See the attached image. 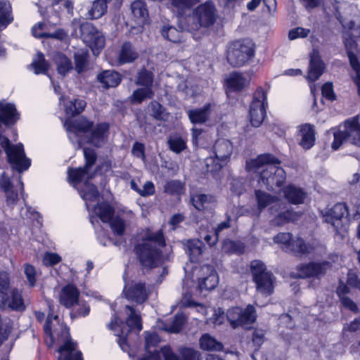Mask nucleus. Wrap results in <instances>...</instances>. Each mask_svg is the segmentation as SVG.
<instances>
[{
	"instance_id": "53",
	"label": "nucleus",
	"mask_w": 360,
	"mask_h": 360,
	"mask_svg": "<svg viewBox=\"0 0 360 360\" xmlns=\"http://www.w3.org/2000/svg\"><path fill=\"white\" fill-rule=\"evenodd\" d=\"M169 148L176 153H179L186 148L184 139L179 136L169 138L168 140Z\"/></svg>"
},
{
	"instance_id": "1",
	"label": "nucleus",
	"mask_w": 360,
	"mask_h": 360,
	"mask_svg": "<svg viewBox=\"0 0 360 360\" xmlns=\"http://www.w3.org/2000/svg\"><path fill=\"white\" fill-rule=\"evenodd\" d=\"M278 165V160L274 156L263 154L247 162L246 167L248 171L259 173V183L274 191L281 187L285 179V171Z\"/></svg>"
},
{
	"instance_id": "36",
	"label": "nucleus",
	"mask_w": 360,
	"mask_h": 360,
	"mask_svg": "<svg viewBox=\"0 0 360 360\" xmlns=\"http://www.w3.org/2000/svg\"><path fill=\"white\" fill-rule=\"evenodd\" d=\"M107 0H96L88 11V18L98 19L102 17L107 11Z\"/></svg>"
},
{
	"instance_id": "51",
	"label": "nucleus",
	"mask_w": 360,
	"mask_h": 360,
	"mask_svg": "<svg viewBox=\"0 0 360 360\" xmlns=\"http://www.w3.org/2000/svg\"><path fill=\"white\" fill-rule=\"evenodd\" d=\"M174 8L179 13L184 12L186 9H189L193 6L197 4L200 0H169Z\"/></svg>"
},
{
	"instance_id": "43",
	"label": "nucleus",
	"mask_w": 360,
	"mask_h": 360,
	"mask_svg": "<svg viewBox=\"0 0 360 360\" xmlns=\"http://www.w3.org/2000/svg\"><path fill=\"white\" fill-rule=\"evenodd\" d=\"M299 217L300 214L298 213L294 212L292 210H287L278 214L274 219L273 221L275 225L281 226L287 223L297 220Z\"/></svg>"
},
{
	"instance_id": "9",
	"label": "nucleus",
	"mask_w": 360,
	"mask_h": 360,
	"mask_svg": "<svg viewBox=\"0 0 360 360\" xmlns=\"http://www.w3.org/2000/svg\"><path fill=\"white\" fill-rule=\"evenodd\" d=\"M79 30L83 41L91 48L94 55H98L105 45L102 33L89 22L82 23Z\"/></svg>"
},
{
	"instance_id": "13",
	"label": "nucleus",
	"mask_w": 360,
	"mask_h": 360,
	"mask_svg": "<svg viewBox=\"0 0 360 360\" xmlns=\"http://www.w3.org/2000/svg\"><path fill=\"white\" fill-rule=\"evenodd\" d=\"M343 43L347 51L350 65L356 72V77L354 78V82L358 87V94L360 96V63H359L356 52L357 51V43L351 33L345 32L342 34Z\"/></svg>"
},
{
	"instance_id": "31",
	"label": "nucleus",
	"mask_w": 360,
	"mask_h": 360,
	"mask_svg": "<svg viewBox=\"0 0 360 360\" xmlns=\"http://www.w3.org/2000/svg\"><path fill=\"white\" fill-rule=\"evenodd\" d=\"M139 56L132 45L129 42L123 44L119 55V63L121 64L131 63Z\"/></svg>"
},
{
	"instance_id": "23",
	"label": "nucleus",
	"mask_w": 360,
	"mask_h": 360,
	"mask_svg": "<svg viewBox=\"0 0 360 360\" xmlns=\"http://www.w3.org/2000/svg\"><path fill=\"white\" fill-rule=\"evenodd\" d=\"M323 70L324 64L321 60L318 52L314 51L311 55L307 79L311 82L316 81L323 74Z\"/></svg>"
},
{
	"instance_id": "6",
	"label": "nucleus",
	"mask_w": 360,
	"mask_h": 360,
	"mask_svg": "<svg viewBox=\"0 0 360 360\" xmlns=\"http://www.w3.org/2000/svg\"><path fill=\"white\" fill-rule=\"evenodd\" d=\"M217 19L216 10L211 3L200 5L194 11L192 16L186 19L188 22L187 31L198 30L201 27H210L215 22Z\"/></svg>"
},
{
	"instance_id": "45",
	"label": "nucleus",
	"mask_w": 360,
	"mask_h": 360,
	"mask_svg": "<svg viewBox=\"0 0 360 360\" xmlns=\"http://www.w3.org/2000/svg\"><path fill=\"white\" fill-rule=\"evenodd\" d=\"M162 34L164 38L174 43L180 42L183 38L182 32L172 26L163 27Z\"/></svg>"
},
{
	"instance_id": "21",
	"label": "nucleus",
	"mask_w": 360,
	"mask_h": 360,
	"mask_svg": "<svg viewBox=\"0 0 360 360\" xmlns=\"http://www.w3.org/2000/svg\"><path fill=\"white\" fill-rule=\"evenodd\" d=\"M132 16L139 25L137 32H142V27L147 23L148 12L146 4L140 0L134 1L131 5Z\"/></svg>"
},
{
	"instance_id": "55",
	"label": "nucleus",
	"mask_w": 360,
	"mask_h": 360,
	"mask_svg": "<svg viewBox=\"0 0 360 360\" xmlns=\"http://www.w3.org/2000/svg\"><path fill=\"white\" fill-rule=\"evenodd\" d=\"M179 353L181 355L182 360H201L199 352L192 348H181Z\"/></svg>"
},
{
	"instance_id": "26",
	"label": "nucleus",
	"mask_w": 360,
	"mask_h": 360,
	"mask_svg": "<svg viewBox=\"0 0 360 360\" xmlns=\"http://www.w3.org/2000/svg\"><path fill=\"white\" fill-rule=\"evenodd\" d=\"M205 271L207 273L208 277L203 278V280H200L198 282V287L200 290H212L214 289L219 283V278L217 272L213 267H205Z\"/></svg>"
},
{
	"instance_id": "48",
	"label": "nucleus",
	"mask_w": 360,
	"mask_h": 360,
	"mask_svg": "<svg viewBox=\"0 0 360 360\" xmlns=\"http://www.w3.org/2000/svg\"><path fill=\"white\" fill-rule=\"evenodd\" d=\"M212 200V196L205 194H194L191 199L193 205L198 210H203L205 204L210 202Z\"/></svg>"
},
{
	"instance_id": "62",
	"label": "nucleus",
	"mask_w": 360,
	"mask_h": 360,
	"mask_svg": "<svg viewBox=\"0 0 360 360\" xmlns=\"http://www.w3.org/2000/svg\"><path fill=\"white\" fill-rule=\"evenodd\" d=\"M310 31L308 29L302 27H297L291 30L288 32V38L290 40L295 39L298 37H306L309 34Z\"/></svg>"
},
{
	"instance_id": "35",
	"label": "nucleus",
	"mask_w": 360,
	"mask_h": 360,
	"mask_svg": "<svg viewBox=\"0 0 360 360\" xmlns=\"http://www.w3.org/2000/svg\"><path fill=\"white\" fill-rule=\"evenodd\" d=\"M120 324H122V322L115 317V319L109 323V328L114 331L115 335L119 337L118 343L120 346L123 350H126L127 345L126 344L125 338L128 331L125 332L123 329L120 328Z\"/></svg>"
},
{
	"instance_id": "42",
	"label": "nucleus",
	"mask_w": 360,
	"mask_h": 360,
	"mask_svg": "<svg viewBox=\"0 0 360 360\" xmlns=\"http://www.w3.org/2000/svg\"><path fill=\"white\" fill-rule=\"evenodd\" d=\"M153 95L154 93L151 88H139L134 91L132 95L130 96V101L132 103L139 104L146 99L152 98L153 97Z\"/></svg>"
},
{
	"instance_id": "56",
	"label": "nucleus",
	"mask_w": 360,
	"mask_h": 360,
	"mask_svg": "<svg viewBox=\"0 0 360 360\" xmlns=\"http://www.w3.org/2000/svg\"><path fill=\"white\" fill-rule=\"evenodd\" d=\"M165 189L171 194H180L183 192L184 186L179 181L172 180L166 184Z\"/></svg>"
},
{
	"instance_id": "16",
	"label": "nucleus",
	"mask_w": 360,
	"mask_h": 360,
	"mask_svg": "<svg viewBox=\"0 0 360 360\" xmlns=\"http://www.w3.org/2000/svg\"><path fill=\"white\" fill-rule=\"evenodd\" d=\"M68 132V137L72 142L77 141L76 148L82 147V141L78 139L81 133H86L89 129L93 127V123L89 122L85 117H80L74 121L67 120L64 124Z\"/></svg>"
},
{
	"instance_id": "59",
	"label": "nucleus",
	"mask_w": 360,
	"mask_h": 360,
	"mask_svg": "<svg viewBox=\"0 0 360 360\" xmlns=\"http://www.w3.org/2000/svg\"><path fill=\"white\" fill-rule=\"evenodd\" d=\"M45 24L43 22H39L34 25L32 29V32L34 37L41 38V37H55L54 34H48L43 30H44Z\"/></svg>"
},
{
	"instance_id": "60",
	"label": "nucleus",
	"mask_w": 360,
	"mask_h": 360,
	"mask_svg": "<svg viewBox=\"0 0 360 360\" xmlns=\"http://www.w3.org/2000/svg\"><path fill=\"white\" fill-rule=\"evenodd\" d=\"M24 272L26 276L27 280L30 286L33 287L36 283V271L33 266L30 264H25Z\"/></svg>"
},
{
	"instance_id": "3",
	"label": "nucleus",
	"mask_w": 360,
	"mask_h": 360,
	"mask_svg": "<svg viewBox=\"0 0 360 360\" xmlns=\"http://www.w3.org/2000/svg\"><path fill=\"white\" fill-rule=\"evenodd\" d=\"M84 155L86 160V165L83 168L68 170V177L71 182L75 184L84 181V188L79 189L81 197L85 200L86 207L89 208V202L95 201L98 197V191L95 186L90 184L87 181L92 178L89 173V167H92L96 162V155L93 149L85 148Z\"/></svg>"
},
{
	"instance_id": "57",
	"label": "nucleus",
	"mask_w": 360,
	"mask_h": 360,
	"mask_svg": "<svg viewBox=\"0 0 360 360\" xmlns=\"http://www.w3.org/2000/svg\"><path fill=\"white\" fill-rule=\"evenodd\" d=\"M146 349L148 350L151 347H155L160 342V338L155 333H145Z\"/></svg>"
},
{
	"instance_id": "2",
	"label": "nucleus",
	"mask_w": 360,
	"mask_h": 360,
	"mask_svg": "<svg viewBox=\"0 0 360 360\" xmlns=\"http://www.w3.org/2000/svg\"><path fill=\"white\" fill-rule=\"evenodd\" d=\"M165 245L162 232L146 231L135 247L136 252L141 265L145 269H152L162 262V257L159 250Z\"/></svg>"
},
{
	"instance_id": "46",
	"label": "nucleus",
	"mask_w": 360,
	"mask_h": 360,
	"mask_svg": "<svg viewBox=\"0 0 360 360\" xmlns=\"http://www.w3.org/2000/svg\"><path fill=\"white\" fill-rule=\"evenodd\" d=\"M150 115L156 120H165L167 118V113L165 112L164 108L157 101L150 102L148 105Z\"/></svg>"
},
{
	"instance_id": "10",
	"label": "nucleus",
	"mask_w": 360,
	"mask_h": 360,
	"mask_svg": "<svg viewBox=\"0 0 360 360\" xmlns=\"http://www.w3.org/2000/svg\"><path fill=\"white\" fill-rule=\"evenodd\" d=\"M226 317L233 328L245 326L254 323L256 320L255 307L249 304L245 310L240 307H233L227 311Z\"/></svg>"
},
{
	"instance_id": "15",
	"label": "nucleus",
	"mask_w": 360,
	"mask_h": 360,
	"mask_svg": "<svg viewBox=\"0 0 360 360\" xmlns=\"http://www.w3.org/2000/svg\"><path fill=\"white\" fill-rule=\"evenodd\" d=\"M347 213V209L345 205L338 203L331 209L328 210L323 214L324 221L330 224L337 232H340L345 229V214Z\"/></svg>"
},
{
	"instance_id": "63",
	"label": "nucleus",
	"mask_w": 360,
	"mask_h": 360,
	"mask_svg": "<svg viewBox=\"0 0 360 360\" xmlns=\"http://www.w3.org/2000/svg\"><path fill=\"white\" fill-rule=\"evenodd\" d=\"M60 261V257L56 253H46L44 256L43 263L47 266H52Z\"/></svg>"
},
{
	"instance_id": "7",
	"label": "nucleus",
	"mask_w": 360,
	"mask_h": 360,
	"mask_svg": "<svg viewBox=\"0 0 360 360\" xmlns=\"http://www.w3.org/2000/svg\"><path fill=\"white\" fill-rule=\"evenodd\" d=\"M254 55V46L249 40L236 41L231 43L227 50L226 58L234 67L245 65Z\"/></svg>"
},
{
	"instance_id": "33",
	"label": "nucleus",
	"mask_w": 360,
	"mask_h": 360,
	"mask_svg": "<svg viewBox=\"0 0 360 360\" xmlns=\"http://www.w3.org/2000/svg\"><path fill=\"white\" fill-rule=\"evenodd\" d=\"M108 129V125L105 123H101L97 124L93 129L89 137L88 142L96 146H99L104 141L105 134Z\"/></svg>"
},
{
	"instance_id": "24",
	"label": "nucleus",
	"mask_w": 360,
	"mask_h": 360,
	"mask_svg": "<svg viewBox=\"0 0 360 360\" xmlns=\"http://www.w3.org/2000/svg\"><path fill=\"white\" fill-rule=\"evenodd\" d=\"M299 136L300 137V146L304 149L311 148L316 139L314 127L309 124L300 126Z\"/></svg>"
},
{
	"instance_id": "32",
	"label": "nucleus",
	"mask_w": 360,
	"mask_h": 360,
	"mask_svg": "<svg viewBox=\"0 0 360 360\" xmlns=\"http://www.w3.org/2000/svg\"><path fill=\"white\" fill-rule=\"evenodd\" d=\"M285 198L292 204L303 203L305 193L300 188L288 186L283 190Z\"/></svg>"
},
{
	"instance_id": "8",
	"label": "nucleus",
	"mask_w": 360,
	"mask_h": 360,
	"mask_svg": "<svg viewBox=\"0 0 360 360\" xmlns=\"http://www.w3.org/2000/svg\"><path fill=\"white\" fill-rule=\"evenodd\" d=\"M266 94L262 89H257L250 105L249 117L251 124L259 127L266 116Z\"/></svg>"
},
{
	"instance_id": "12",
	"label": "nucleus",
	"mask_w": 360,
	"mask_h": 360,
	"mask_svg": "<svg viewBox=\"0 0 360 360\" xmlns=\"http://www.w3.org/2000/svg\"><path fill=\"white\" fill-rule=\"evenodd\" d=\"M331 264L327 261L309 262L300 264L297 266V274L293 276L296 278H307L314 277L319 278L324 276L331 269Z\"/></svg>"
},
{
	"instance_id": "30",
	"label": "nucleus",
	"mask_w": 360,
	"mask_h": 360,
	"mask_svg": "<svg viewBox=\"0 0 360 360\" xmlns=\"http://www.w3.org/2000/svg\"><path fill=\"white\" fill-rule=\"evenodd\" d=\"M228 88L233 91L242 90L248 83V80L238 72H232L226 79Z\"/></svg>"
},
{
	"instance_id": "19",
	"label": "nucleus",
	"mask_w": 360,
	"mask_h": 360,
	"mask_svg": "<svg viewBox=\"0 0 360 360\" xmlns=\"http://www.w3.org/2000/svg\"><path fill=\"white\" fill-rule=\"evenodd\" d=\"M7 307L13 311H23L25 309V304L22 298V292L16 288H12L7 292V294L0 300V308Z\"/></svg>"
},
{
	"instance_id": "44",
	"label": "nucleus",
	"mask_w": 360,
	"mask_h": 360,
	"mask_svg": "<svg viewBox=\"0 0 360 360\" xmlns=\"http://www.w3.org/2000/svg\"><path fill=\"white\" fill-rule=\"evenodd\" d=\"M255 196L260 210L277 201V198L259 190L255 191Z\"/></svg>"
},
{
	"instance_id": "14",
	"label": "nucleus",
	"mask_w": 360,
	"mask_h": 360,
	"mask_svg": "<svg viewBox=\"0 0 360 360\" xmlns=\"http://www.w3.org/2000/svg\"><path fill=\"white\" fill-rule=\"evenodd\" d=\"M149 293V288L141 281L127 283L123 290L125 298L139 304L146 302L148 298Z\"/></svg>"
},
{
	"instance_id": "61",
	"label": "nucleus",
	"mask_w": 360,
	"mask_h": 360,
	"mask_svg": "<svg viewBox=\"0 0 360 360\" xmlns=\"http://www.w3.org/2000/svg\"><path fill=\"white\" fill-rule=\"evenodd\" d=\"M185 322V318L183 315H177L175 316L172 326L169 327L168 330L171 333H177L180 332L184 323Z\"/></svg>"
},
{
	"instance_id": "38",
	"label": "nucleus",
	"mask_w": 360,
	"mask_h": 360,
	"mask_svg": "<svg viewBox=\"0 0 360 360\" xmlns=\"http://www.w3.org/2000/svg\"><path fill=\"white\" fill-rule=\"evenodd\" d=\"M13 20L11 6L8 1H0V29L6 27Z\"/></svg>"
},
{
	"instance_id": "29",
	"label": "nucleus",
	"mask_w": 360,
	"mask_h": 360,
	"mask_svg": "<svg viewBox=\"0 0 360 360\" xmlns=\"http://www.w3.org/2000/svg\"><path fill=\"white\" fill-rule=\"evenodd\" d=\"M98 79L105 88L117 86L121 82V77L117 72L106 70L98 76Z\"/></svg>"
},
{
	"instance_id": "18",
	"label": "nucleus",
	"mask_w": 360,
	"mask_h": 360,
	"mask_svg": "<svg viewBox=\"0 0 360 360\" xmlns=\"http://www.w3.org/2000/svg\"><path fill=\"white\" fill-rule=\"evenodd\" d=\"M336 15L345 28L355 30L360 27V12L356 7L347 6L342 13L337 11Z\"/></svg>"
},
{
	"instance_id": "64",
	"label": "nucleus",
	"mask_w": 360,
	"mask_h": 360,
	"mask_svg": "<svg viewBox=\"0 0 360 360\" xmlns=\"http://www.w3.org/2000/svg\"><path fill=\"white\" fill-rule=\"evenodd\" d=\"M290 239H291V233H288H288H285V232L279 233L274 237V241L276 243L279 244L282 249L284 247V245H285V243L288 241H289V240H290Z\"/></svg>"
},
{
	"instance_id": "25",
	"label": "nucleus",
	"mask_w": 360,
	"mask_h": 360,
	"mask_svg": "<svg viewBox=\"0 0 360 360\" xmlns=\"http://www.w3.org/2000/svg\"><path fill=\"white\" fill-rule=\"evenodd\" d=\"M210 112L211 105L206 104L202 108L189 110L188 116L191 123L203 124L209 120Z\"/></svg>"
},
{
	"instance_id": "50",
	"label": "nucleus",
	"mask_w": 360,
	"mask_h": 360,
	"mask_svg": "<svg viewBox=\"0 0 360 360\" xmlns=\"http://www.w3.org/2000/svg\"><path fill=\"white\" fill-rule=\"evenodd\" d=\"M112 231L114 233L122 236L124 234L126 228L124 221L119 216L112 218L109 221Z\"/></svg>"
},
{
	"instance_id": "39",
	"label": "nucleus",
	"mask_w": 360,
	"mask_h": 360,
	"mask_svg": "<svg viewBox=\"0 0 360 360\" xmlns=\"http://www.w3.org/2000/svg\"><path fill=\"white\" fill-rule=\"evenodd\" d=\"M312 250V247L304 242V240L299 237L295 236L292 240V244L290 246V252L296 255H305L309 253Z\"/></svg>"
},
{
	"instance_id": "58",
	"label": "nucleus",
	"mask_w": 360,
	"mask_h": 360,
	"mask_svg": "<svg viewBox=\"0 0 360 360\" xmlns=\"http://www.w3.org/2000/svg\"><path fill=\"white\" fill-rule=\"evenodd\" d=\"M131 153L134 156L141 159L143 162H146L145 155V146L144 144L135 142L131 148Z\"/></svg>"
},
{
	"instance_id": "54",
	"label": "nucleus",
	"mask_w": 360,
	"mask_h": 360,
	"mask_svg": "<svg viewBox=\"0 0 360 360\" xmlns=\"http://www.w3.org/2000/svg\"><path fill=\"white\" fill-rule=\"evenodd\" d=\"M87 56L88 53L86 51H80L75 53V68L79 73L84 70L86 65Z\"/></svg>"
},
{
	"instance_id": "34",
	"label": "nucleus",
	"mask_w": 360,
	"mask_h": 360,
	"mask_svg": "<svg viewBox=\"0 0 360 360\" xmlns=\"http://www.w3.org/2000/svg\"><path fill=\"white\" fill-rule=\"evenodd\" d=\"M93 213L104 222H109L114 214V209L108 203L98 204L94 207Z\"/></svg>"
},
{
	"instance_id": "4",
	"label": "nucleus",
	"mask_w": 360,
	"mask_h": 360,
	"mask_svg": "<svg viewBox=\"0 0 360 360\" xmlns=\"http://www.w3.org/2000/svg\"><path fill=\"white\" fill-rule=\"evenodd\" d=\"M250 270L257 292L263 296L271 295L274 292L276 280L274 275L266 271L263 262L257 260L251 262Z\"/></svg>"
},
{
	"instance_id": "40",
	"label": "nucleus",
	"mask_w": 360,
	"mask_h": 360,
	"mask_svg": "<svg viewBox=\"0 0 360 360\" xmlns=\"http://www.w3.org/2000/svg\"><path fill=\"white\" fill-rule=\"evenodd\" d=\"M200 348L204 350L220 351L223 346L220 342H218L214 338L209 334H204L200 339Z\"/></svg>"
},
{
	"instance_id": "17",
	"label": "nucleus",
	"mask_w": 360,
	"mask_h": 360,
	"mask_svg": "<svg viewBox=\"0 0 360 360\" xmlns=\"http://www.w3.org/2000/svg\"><path fill=\"white\" fill-rule=\"evenodd\" d=\"M0 188L6 194V203L13 205L18 200V192L23 190V184L20 176L18 184L13 186L9 177L3 173L0 177Z\"/></svg>"
},
{
	"instance_id": "5",
	"label": "nucleus",
	"mask_w": 360,
	"mask_h": 360,
	"mask_svg": "<svg viewBox=\"0 0 360 360\" xmlns=\"http://www.w3.org/2000/svg\"><path fill=\"white\" fill-rule=\"evenodd\" d=\"M343 129L334 132V141L332 148L338 149L344 141H348L353 145L360 147V124L359 117L355 116L345 121Z\"/></svg>"
},
{
	"instance_id": "49",
	"label": "nucleus",
	"mask_w": 360,
	"mask_h": 360,
	"mask_svg": "<svg viewBox=\"0 0 360 360\" xmlns=\"http://www.w3.org/2000/svg\"><path fill=\"white\" fill-rule=\"evenodd\" d=\"M11 277L8 272L5 271H0V300L7 294L10 290Z\"/></svg>"
},
{
	"instance_id": "22",
	"label": "nucleus",
	"mask_w": 360,
	"mask_h": 360,
	"mask_svg": "<svg viewBox=\"0 0 360 360\" xmlns=\"http://www.w3.org/2000/svg\"><path fill=\"white\" fill-rule=\"evenodd\" d=\"M79 292L77 289L68 285L63 288L59 295V302L65 307H71L78 302Z\"/></svg>"
},
{
	"instance_id": "52",
	"label": "nucleus",
	"mask_w": 360,
	"mask_h": 360,
	"mask_svg": "<svg viewBox=\"0 0 360 360\" xmlns=\"http://www.w3.org/2000/svg\"><path fill=\"white\" fill-rule=\"evenodd\" d=\"M153 82V74L147 71L146 70H143L141 71L139 73L137 79H136V84L139 85L143 86L145 87H152Z\"/></svg>"
},
{
	"instance_id": "28",
	"label": "nucleus",
	"mask_w": 360,
	"mask_h": 360,
	"mask_svg": "<svg viewBox=\"0 0 360 360\" xmlns=\"http://www.w3.org/2000/svg\"><path fill=\"white\" fill-rule=\"evenodd\" d=\"M186 252L188 254L191 262H196L202 253L205 245L203 243L197 239L188 240L186 243Z\"/></svg>"
},
{
	"instance_id": "37",
	"label": "nucleus",
	"mask_w": 360,
	"mask_h": 360,
	"mask_svg": "<svg viewBox=\"0 0 360 360\" xmlns=\"http://www.w3.org/2000/svg\"><path fill=\"white\" fill-rule=\"evenodd\" d=\"M125 312L127 314L126 323L130 329H136L140 331L142 329L141 317L134 308L127 305Z\"/></svg>"
},
{
	"instance_id": "47",
	"label": "nucleus",
	"mask_w": 360,
	"mask_h": 360,
	"mask_svg": "<svg viewBox=\"0 0 360 360\" xmlns=\"http://www.w3.org/2000/svg\"><path fill=\"white\" fill-rule=\"evenodd\" d=\"M31 66L34 68L35 74L45 73L49 68V64L41 53L37 55Z\"/></svg>"
},
{
	"instance_id": "41",
	"label": "nucleus",
	"mask_w": 360,
	"mask_h": 360,
	"mask_svg": "<svg viewBox=\"0 0 360 360\" xmlns=\"http://www.w3.org/2000/svg\"><path fill=\"white\" fill-rule=\"evenodd\" d=\"M59 74L65 75L72 69L71 61L63 53H57L53 57Z\"/></svg>"
},
{
	"instance_id": "11",
	"label": "nucleus",
	"mask_w": 360,
	"mask_h": 360,
	"mask_svg": "<svg viewBox=\"0 0 360 360\" xmlns=\"http://www.w3.org/2000/svg\"><path fill=\"white\" fill-rule=\"evenodd\" d=\"M58 327V328L53 329V333L60 336L61 339L65 341L64 345L58 349L63 356V360H83L82 353L76 349V344L69 340L70 333L67 326L61 323Z\"/></svg>"
},
{
	"instance_id": "20",
	"label": "nucleus",
	"mask_w": 360,
	"mask_h": 360,
	"mask_svg": "<svg viewBox=\"0 0 360 360\" xmlns=\"http://www.w3.org/2000/svg\"><path fill=\"white\" fill-rule=\"evenodd\" d=\"M233 144L229 140L218 139L214 146V152L217 163L215 170L220 169L227 160H229L233 153Z\"/></svg>"
},
{
	"instance_id": "27",
	"label": "nucleus",
	"mask_w": 360,
	"mask_h": 360,
	"mask_svg": "<svg viewBox=\"0 0 360 360\" xmlns=\"http://www.w3.org/2000/svg\"><path fill=\"white\" fill-rule=\"evenodd\" d=\"M86 101L81 98H75L74 100L65 102L64 111L68 117H73L80 114L86 107Z\"/></svg>"
}]
</instances>
